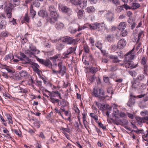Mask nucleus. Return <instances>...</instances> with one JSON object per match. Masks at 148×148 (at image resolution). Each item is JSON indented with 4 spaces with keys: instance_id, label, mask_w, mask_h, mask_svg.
I'll use <instances>...</instances> for the list:
<instances>
[{
    "instance_id": "f257e3e1",
    "label": "nucleus",
    "mask_w": 148,
    "mask_h": 148,
    "mask_svg": "<svg viewBox=\"0 0 148 148\" xmlns=\"http://www.w3.org/2000/svg\"><path fill=\"white\" fill-rule=\"evenodd\" d=\"M104 25L103 23H95L91 24H86L84 25L83 26V28L82 27H79L78 29H75V33L77 31H79L82 30L86 27H89L92 30H97L98 31H101L103 30L105 28V27L103 25Z\"/></svg>"
},
{
    "instance_id": "f03ea898",
    "label": "nucleus",
    "mask_w": 148,
    "mask_h": 148,
    "mask_svg": "<svg viewBox=\"0 0 148 148\" xmlns=\"http://www.w3.org/2000/svg\"><path fill=\"white\" fill-rule=\"evenodd\" d=\"M134 48L128 52L126 55L125 59L126 61H125L123 64H121V65H123L126 68H131L132 66L131 65V61L133 59L134 56Z\"/></svg>"
},
{
    "instance_id": "7ed1b4c3",
    "label": "nucleus",
    "mask_w": 148,
    "mask_h": 148,
    "mask_svg": "<svg viewBox=\"0 0 148 148\" xmlns=\"http://www.w3.org/2000/svg\"><path fill=\"white\" fill-rule=\"evenodd\" d=\"M87 5V0H75V5L77 6L78 9H83Z\"/></svg>"
},
{
    "instance_id": "20e7f679",
    "label": "nucleus",
    "mask_w": 148,
    "mask_h": 148,
    "mask_svg": "<svg viewBox=\"0 0 148 148\" xmlns=\"http://www.w3.org/2000/svg\"><path fill=\"white\" fill-rule=\"evenodd\" d=\"M113 122L116 125H121L123 126L127 125L128 123V121L125 119H120L119 117H116L115 120L113 121Z\"/></svg>"
},
{
    "instance_id": "39448f33",
    "label": "nucleus",
    "mask_w": 148,
    "mask_h": 148,
    "mask_svg": "<svg viewBox=\"0 0 148 148\" xmlns=\"http://www.w3.org/2000/svg\"><path fill=\"white\" fill-rule=\"evenodd\" d=\"M58 66L59 69V70L56 71L53 69L52 70L53 73L56 74L58 73H61L62 76H63L66 73V67L64 66H63L62 62L58 63Z\"/></svg>"
},
{
    "instance_id": "423d86ee",
    "label": "nucleus",
    "mask_w": 148,
    "mask_h": 148,
    "mask_svg": "<svg viewBox=\"0 0 148 148\" xmlns=\"http://www.w3.org/2000/svg\"><path fill=\"white\" fill-rule=\"evenodd\" d=\"M126 45V42L124 39H121L118 42L117 44V48L119 49L124 48Z\"/></svg>"
},
{
    "instance_id": "0eeeda50",
    "label": "nucleus",
    "mask_w": 148,
    "mask_h": 148,
    "mask_svg": "<svg viewBox=\"0 0 148 148\" xmlns=\"http://www.w3.org/2000/svg\"><path fill=\"white\" fill-rule=\"evenodd\" d=\"M62 40L63 42H64L67 44H72L74 40L73 38L63 37L61 39Z\"/></svg>"
},
{
    "instance_id": "6e6552de",
    "label": "nucleus",
    "mask_w": 148,
    "mask_h": 148,
    "mask_svg": "<svg viewBox=\"0 0 148 148\" xmlns=\"http://www.w3.org/2000/svg\"><path fill=\"white\" fill-rule=\"evenodd\" d=\"M21 77L25 79H27L29 76V74L28 72L25 71H21L19 73Z\"/></svg>"
},
{
    "instance_id": "1a4fd4ad",
    "label": "nucleus",
    "mask_w": 148,
    "mask_h": 148,
    "mask_svg": "<svg viewBox=\"0 0 148 148\" xmlns=\"http://www.w3.org/2000/svg\"><path fill=\"white\" fill-rule=\"evenodd\" d=\"M136 98L135 96H133L132 97H131L129 99V100L127 103V105L130 107H132L135 103L134 98Z\"/></svg>"
},
{
    "instance_id": "9d476101",
    "label": "nucleus",
    "mask_w": 148,
    "mask_h": 148,
    "mask_svg": "<svg viewBox=\"0 0 148 148\" xmlns=\"http://www.w3.org/2000/svg\"><path fill=\"white\" fill-rule=\"evenodd\" d=\"M97 92H98L97 90H96L94 92V95L95 96V97H99V99L100 100V101H103L104 100L106 99V97L108 96L107 95L105 97L99 95L98 93H97Z\"/></svg>"
},
{
    "instance_id": "9b49d317",
    "label": "nucleus",
    "mask_w": 148,
    "mask_h": 148,
    "mask_svg": "<svg viewBox=\"0 0 148 148\" xmlns=\"http://www.w3.org/2000/svg\"><path fill=\"white\" fill-rule=\"evenodd\" d=\"M61 9L62 12H65L68 14H69L71 13V10L66 6H62Z\"/></svg>"
},
{
    "instance_id": "f8f14e48",
    "label": "nucleus",
    "mask_w": 148,
    "mask_h": 148,
    "mask_svg": "<svg viewBox=\"0 0 148 148\" xmlns=\"http://www.w3.org/2000/svg\"><path fill=\"white\" fill-rule=\"evenodd\" d=\"M64 27V24L60 22L56 23L55 25V27L58 30H60L63 29Z\"/></svg>"
},
{
    "instance_id": "ddd939ff",
    "label": "nucleus",
    "mask_w": 148,
    "mask_h": 148,
    "mask_svg": "<svg viewBox=\"0 0 148 148\" xmlns=\"http://www.w3.org/2000/svg\"><path fill=\"white\" fill-rule=\"evenodd\" d=\"M12 9L10 7H8L6 9L5 12L7 14V16L8 18H11V17Z\"/></svg>"
},
{
    "instance_id": "4468645a",
    "label": "nucleus",
    "mask_w": 148,
    "mask_h": 148,
    "mask_svg": "<svg viewBox=\"0 0 148 148\" xmlns=\"http://www.w3.org/2000/svg\"><path fill=\"white\" fill-rule=\"evenodd\" d=\"M38 14L40 16L42 17H47L48 16L47 12L43 10H41L39 11Z\"/></svg>"
},
{
    "instance_id": "2eb2a0df",
    "label": "nucleus",
    "mask_w": 148,
    "mask_h": 148,
    "mask_svg": "<svg viewBox=\"0 0 148 148\" xmlns=\"http://www.w3.org/2000/svg\"><path fill=\"white\" fill-rule=\"evenodd\" d=\"M43 64L45 66L48 67L49 68H52V64L49 59L45 60Z\"/></svg>"
},
{
    "instance_id": "dca6fc26",
    "label": "nucleus",
    "mask_w": 148,
    "mask_h": 148,
    "mask_svg": "<svg viewBox=\"0 0 148 148\" xmlns=\"http://www.w3.org/2000/svg\"><path fill=\"white\" fill-rule=\"evenodd\" d=\"M50 16L54 19L57 20L59 16V15L57 12V11L50 13Z\"/></svg>"
},
{
    "instance_id": "f3484780",
    "label": "nucleus",
    "mask_w": 148,
    "mask_h": 148,
    "mask_svg": "<svg viewBox=\"0 0 148 148\" xmlns=\"http://www.w3.org/2000/svg\"><path fill=\"white\" fill-rule=\"evenodd\" d=\"M109 57L110 59L113 60L112 61L114 63H116L119 62L120 60H119L117 56L110 55Z\"/></svg>"
},
{
    "instance_id": "a211bd4d",
    "label": "nucleus",
    "mask_w": 148,
    "mask_h": 148,
    "mask_svg": "<svg viewBox=\"0 0 148 148\" xmlns=\"http://www.w3.org/2000/svg\"><path fill=\"white\" fill-rule=\"evenodd\" d=\"M126 27V25L124 22H122L120 23L119 26V29L120 30H122L124 29Z\"/></svg>"
},
{
    "instance_id": "6ab92c4d",
    "label": "nucleus",
    "mask_w": 148,
    "mask_h": 148,
    "mask_svg": "<svg viewBox=\"0 0 148 148\" xmlns=\"http://www.w3.org/2000/svg\"><path fill=\"white\" fill-rule=\"evenodd\" d=\"M60 55H55L53 57H50V60H52L53 61V65H55L56 66H57V64L55 63V62H56V59H57L58 58V56Z\"/></svg>"
},
{
    "instance_id": "aec40b11",
    "label": "nucleus",
    "mask_w": 148,
    "mask_h": 148,
    "mask_svg": "<svg viewBox=\"0 0 148 148\" xmlns=\"http://www.w3.org/2000/svg\"><path fill=\"white\" fill-rule=\"evenodd\" d=\"M87 12L89 13H91L95 12V8L93 6H90L86 9Z\"/></svg>"
},
{
    "instance_id": "412c9836",
    "label": "nucleus",
    "mask_w": 148,
    "mask_h": 148,
    "mask_svg": "<svg viewBox=\"0 0 148 148\" xmlns=\"http://www.w3.org/2000/svg\"><path fill=\"white\" fill-rule=\"evenodd\" d=\"M30 13L31 15L33 18L36 15V12L33 9V6L32 5H31L30 6Z\"/></svg>"
},
{
    "instance_id": "4be33fe9",
    "label": "nucleus",
    "mask_w": 148,
    "mask_h": 148,
    "mask_svg": "<svg viewBox=\"0 0 148 148\" xmlns=\"http://www.w3.org/2000/svg\"><path fill=\"white\" fill-rule=\"evenodd\" d=\"M60 104L62 108H64V107L68 105L67 101L64 99H63L60 101Z\"/></svg>"
},
{
    "instance_id": "5701e85b",
    "label": "nucleus",
    "mask_w": 148,
    "mask_h": 148,
    "mask_svg": "<svg viewBox=\"0 0 148 148\" xmlns=\"http://www.w3.org/2000/svg\"><path fill=\"white\" fill-rule=\"evenodd\" d=\"M6 25V22L5 20H2L0 23V29L5 28Z\"/></svg>"
},
{
    "instance_id": "b1692460",
    "label": "nucleus",
    "mask_w": 148,
    "mask_h": 148,
    "mask_svg": "<svg viewBox=\"0 0 148 148\" xmlns=\"http://www.w3.org/2000/svg\"><path fill=\"white\" fill-rule=\"evenodd\" d=\"M31 5H32V6L33 5L34 6L37 7H39L40 6V3L36 0L32 1Z\"/></svg>"
},
{
    "instance_id": "393cba45",
    "label": "nucleus",
    "mask_w": 148,
    "mask_h": 148,
    "mask_svg": "<svg viewBox=\"0 0 148 148\" xmlns=\"http://www.w3.org/2000/svg\"><path fill=\"white\" fill-rule=\"evenodd\" d=\"M79 9V10L77 13V16L79 18H81V17H82L83 16L84 11L83 10H82L81 8Z\"/></svg>"
},
{
    "instance_id": "a878e982",
    "label": "nucleus",
    "mask_w": 148,
    "mask_h": 148,
    "mask_svg": "<svg viewBox=\"0 0 148 148\" xmlns=\"http://www.w3.org/2000/svg\"><path fill=\"white\" fill-rule=\"evenodd\" d=\"M132 87L133 88H138L139 85V83L136 81V80L134 81V82H132Z\"/></svg>"
},
{
    "instance_id": "bb28decb",
    "label": "nucleus",
    "mask_w": 148,
    "mask_h": 148,
    "mask_svg": "<svg viewBox=\"0 0 148 148\" xmlns=\"http://www.w3.org/2000/svg\"><path fill=\"white\" fill-rule=\"evenodd\" d=\"M49 100H50L52 103H55L58 102V104L59 105V100L58 99L52 97H50Z\"/></svg>"
},
{
    "instance_id": "cd10ccee",
    "label": "nucleus",
    "mask_w": 148,
    "mask_h": 148,
    "mask_svg": "<svg viewBox=\"0 0 148 148\" xmlns=\"http://www.w3.org/2000/svg\"><path fill=\"white\" fill-rule=\"evenodd\" d=\"M49 11L50 12V13H51L54 11H56V9L54 5H51L49 7Z\"/></svg>"
},
{
    "instance_id": "c85d7f7f",
    "label": "nucleus",
    "mask_w": 148,
    "mask_h": 148,
    "mask_svg": "<svg viewBox=\"0 0 148 148\" xmlns=\"http://www.w3.org/2000/svg\"><path fill=\"white\" fill-rule=\"evenodd\" d=\"M64 47V45L61 43H58L56 45V49L59 51L62 50Z\"/></svg>"
},
{
    "instance_id": "c756f323",
    "label": "nucleus",
    "mask_w": 148,
    "mask_h": 148,
    "mask_svg": "<svg viewBox=\"0 0 148 148\" xmlns=\"http://www.w3.org/2000/svg\"><path fill=\"white\" fill-rule=\"evenodd\" d=\"M73 49L72 47H70L69 49H68L66 53H64V56H67L72 53L73 52Z\"/></svg>"
},
{
    "instance_id": "7c9ffc66",
    "label": "nucleus",
    "mask_w": 148,
    "mask_h": 148,
    "mask_svg": "<svg viewBox=\"0 0 148 148\" xmlns=\"http://www.w3.org/2000/svg\"><path fill=\"white\" fill-rule=\"evenodd\" d=\"M47 21L48 22H49L51 24H53L55 23V21H56L57 20L54 19L52 18H48L47 19Z\"/></svg>"
},
{
    "instance_id": "2f4dec72",
    "label": "nucleus",
    "mask_w": 148,
    "mask_h": 148,
    "mask_svg": "<svg viewBox=\"0 0 148 148\" xmlns=\"http://www.w3.org/2000/svg\"><path fill=\"white\" fill-rule=\"evenodd\" d=\"M12 132L15 133L18 136H21L20 134L21 133V132L20 130H19V131H18L15 129H12Z\"/></svg>"
},
{
    "instance_id": "473e14b6",
    "label": "nucleus",
    "mask_w": 148,
    "mask_h": 148,
    "mask_svg": "<svg viewBox=\"0 0 148 148\" xmlns=\"http://www.w3.org/2000/svg\"><path fill=\"white\" fill-rule=\"evenodd\" d=\"M106 40L109 42H112L113 40V37L111 35H108L106 38Z\"/></svg>"
},
{
    "instance_id": "72a5a7b5",
    "label": "nucleus",
    "mask_w": 148,
    "mask_h": 148,
    "mask_svg": "<svg viewBox=\"0 0 148 148\" xmlns=\"http://www.w3.org/2000/svg\"><path fill=\"white\" fill-rule=\"evenodd\" d=\"M144 75L143 74H140L138 75L136 78V79H138L140 81H142L145 78Z\"/></svg>"
},
{
    "instance_id": "f704fd0d",
    "label": "nucleus",
    "mask_w": 148,
    "mask_h": 148,
    "mask_svg": "<svg viewBox=\"0 0 148 148\" xmlns=\"http://www.w3.org/2000/svg\"><path fill=\"white\" fill-rule=\"evenodd\" d=\"M140 7V5L138 3H133L132 5V9L133 10H134L137 9Z\"/></svg>"
},
{
    "instance_id": "c9c22d12",
    "label": "nucleus",
    "mask_w": 148,
    "mask_h": 148,
    "mask_svg": "<svg viewBox=\"0 0 148 148\" xmlns=\"http://www.w3.org/2000/svg\"><path fill=\"white\" fill-rule=\"evenodd\" d=\"M128 73L133 77H135L137 75V73L135 71H129Z\"/></svg>"
},
{
    "instance_id": "e433bc0d",
    "label": "nucleus",
    "mask_w": 148,
    "mask_h": 148,
    "mask_svg": "<svg viewBox=\"0 0 148 148\" xmlns=\"http://www.w3.org/2000/svg\"><path fill=\"white\" fill-rule=\"evenodd\" d=\"M113 111L115 113L114 114V115L115 117V119H116V117H119L117 116V115H119V111L116 108H115L114 109Z\"/></svg>"
},
{
    "instance_id": "4c0bfd02",
    "label": "nucleus",
    "mask_w": 148,
    "mask_h": 148,
    "mask_svg": "<svg viewBox=\"0 0 148 148\" xmlns=\"http://www.w3.org/2000/svg\"><path fill=\"white\" fill-rule=\"evenodd\" d=\"M97 70V68L95 67H92L90 69V72L93 73H96Z\"/></svg>"
},
{
    "instance_id": "58836bf2",
    "label": "nucleus",
    "mask_w": 148,
    "mask_h": 148,
    "mask_svg": "<svg viewBox=\"0 0 148 148\" xmlns=\"http://www.w3.org/2000/svg\"><path fill=\"white\" fill-rule=\"evenodd\" d=\"M26 53L29 56L31 57L32 56H33V51H30L29 49L27 50L26 51Z\"/></svg>"
},
{
    "instance_id": "ea45409f",
    "label": "nucleus",
    "mask_w": 148,
    "mask_h": 148,
    "mask_svg": "<svg viewBox=\"0 0 148 148\" xmlns=\"http://www.w3.org/2000/svg\"><path fill=\"white\" fill-rule=\"evenodd\" d=\"M90 116L91 117L93 118L95 121H97L98 120V118L97 116L94 113H90Z\"/></svg>"
},
{
    "instance_id": "a19ab883",
    "label": "nucleus",
    "mask_w": 148,
    "mask_h": 148,
    "mask_svg": "<svg viewBox=\"0 0 148 148\" xmlns=\"http://www.w3.org/2000/svg\"><path fill=\"white\" fill-rule=\"evenodd\" d=\"M33 69L34 71L36 72L38 75H40V73H42V71L37 68L35 67Z\"/></svg>"
},
{
    "instance_id": "79ce46f5",
    "label": "nucleus",
    "mask_w": 148,
    "mask_h": 148,
    "mask_svg": "<svg viewBox=\"0 0 148 148\" xmlns=\"http://www.w3.org/2000/svg\"><path fill=\"white\" fill-rule=\"evenodd\" d=\"M140 114L142 116L146 117L147 116H148V112L144 110L143 111L141 112H140Z\"/></svg>"
},
{
    "instance_id": "37998d69",
    "label": "nucleus",
    "mask_w": 148,
    "mask_h": 148,
    "mask_svg": "<svg viewBox=\"0 0 148 148\" xmlns=\"http://www.w3.org/2000/svg\"><path fill=\"white\" fill-rule=\"evenodd\" d=\"M97 90V91L98 92V90ZM98 91L99 92V93L98 92L97 93H98L99 95H104V92L103 90L101 88L99 89L98 90Z\"/></svg>"
},
{
    "instance_id": "c03bdc74",
    "label": "nucleus",
    "mask_w": 148,
    "mask_h": 148,
    "mask_svg": "<svg viewBox=\"0 0 148 148\" xmlns=\"http://www.w3.org/2000/svg\"><path fill=\"white\" fill-rule=\"evenodd\" d=\"M127 31L125 30H124V29L122 30L121 33V35L122 36H125L127 35Z\"/></svg>"
},
{
    "instance_id": "a18cd8bd",
    "label": "nucleus",
    "mask_w": 148,
    "mask_h": 148,
    "mask_svg": "<svg viewBox=\"0 0 148 148\" xmlns=\"http://www.w3.org/2000/svg\"><path fill=\"white\" fill-rule=\"evenodd\" d=\"M146 60L144 57H143L141 59V64L144 65H145V64L146 63Z\"/></svg>"
},
{
    "instance_id": "49530a36",
    "label": "nucleus",
    "mask_w": 148,
    "mask_h": 148,
    "mask_svg": "<svg viewBox=\"0 0 148 148\" xmlns=\"http://www.w3.org/2000/svg\"><path fill=\"white\" fill-rule=\"evenodd\" d=\"M144 120L148 121V116H147L146 117H144L142 118H140V121L141 122H145L144 121Z\"/></svg>"
},
{
    "instance_id": "de8ad7c7",
    "label": "nucleus",
    "mask_w": 148,
    "mask_h": 148,
    "mask_svg": "<svg viewBox=\"0 0 148 148\" xmlns=\"http://www.w3.org/2000/svg\"><path fill=\"white\" fill-rule=\"evenodd\" d=\"M109 14L110 16V17H108L107 19L109 21H111L114 18L113 16L112 13H110Z\"/></svg>"
},
{
    "instance_id": "09e8293b",
    "label": "nucleus",
    "mask_w": 148,
    "mask_h": 148,
    "mask_svg": "<svg viewBox=\"0 0 148 148\" xmlns=\"http://www.w3.org/2000/svg\"><path fill=\"white\" fill-rule=\"evenodd\" d=\"M24 20L25 21H26L27 22H29V18L28 16V15L27 14H26L25 15L24 18Z\"/></svg>"
},
{
    "instance_id": "8fccbe9b",
    "label": "nucleus",
    "mask_w": 148,
    "mask_h": 148,
    "mask_svg": "<svg viewBox=\"0 0 148 148\" xmlns=\"http://www.w3.org/2000/svg\"><path fill=\"white\" fill-rule=\"evenodd\" d=\"M32 63L31 64L33 66L32 67L33 68H35V67L37 68H38L40 67V66L39 65H38L37 63L34 62H31Z\"/></svg>"
},
{
    "instance_id": "3c124183",
    "label": "nucleus",
    "mask_w": 148,
    "mask_h": 148,
    "mask_svg": "<svg viewBox=\"0 0 148 148\" xmlns=\"http://www.w3.org/2000/svg\"><path fill=\"white\" fill-rule=\"evenodd\" d=\"M131 65L132 66V69L134 68H136L138 65V63H134L132 61H131Z\"/></svg>"
},
{
    "instance_id": "603ef678",
    "label": "nucleus",
    "mask_w": 148,
    "mask_h": 148,
    "mask_svg": "<svg viewBox=\"0 0 148 148\" xmlns=\"http://www.w3.org/2000/svg\"><path fill=\"white\" fill-rule=\"evenodd\" d=\"M25 60V63L31 64L32 63L31 60L29 59V58L27 57L26 58L24 59Z\"/></svg>"
},
{
    "instance_id": "864d4df0",
    "label": "nucleus",
    "mask_w": 148,
    "mask_h": 148,
    "mask_svg": "<svg viewBox=\"0 0 148 148\" xmlns=\"http://www.w3.org/2000/svg\"><path fill=\"white\" fill-rule=\"evenodd\" d=\"M3 132L5 134H6L9 136L10 138H11V136L10 135L9 133V131L6 129L5 128V130H3Z\"/></svg>"
},
{
    "instance_id": "5fc2aeb1",
    "label": "nucleus",
    "mask_w": 148,
    "mask_h": 148,
    "mask_svg": "<svg viewBox=\"0 0 148 148\" xmlns=\"http://www.w3.org/2000/svg\"><path fill=\"white\" fill-rule=\"evenodd\" d=\"M112 2L116 5H120L119 0H112Z\"/></svg>"
},
{
    "instance_id": "6e6d98bb",
    "label": "nucleus",
    "mask_w": 148,
    "mask_h": 148,
    "mask_svg": "<svg viewBox=\"0 0 148 148\" xmlns=\"http://www.w3.org/2000/svg\"><path fill=\"white\" fill-rule=\"evenodd\" d=\"M29 50H30V51H36V50L37 49L35 47H34L32 46H29Z\"/></svg>"
},
{
    "instance_id": "4d7b16f0",
    "label": "nucleus",
    "mask_w": 148,
    "mask_h": 148,
    "mask_svg": "<svg viewBox=\"0 0 148 148\" xmlns=\"http://www.w3.org/2000/svg\"><path fill=\"white\" fill-rule=\"evenodd\" d=\"M107 111L106 112V115L108 118L109 117V114L110 113L111 111V108H110L107 110Z\"/></svg>"
},
{
    "instance_id": "13d9d810",
    "label": "nucleus",
    "mask_w": 148,
    "mask_h": 148,
    "mask_svg": "<svg viewBox=\"0 0 148 148\" xmlns=\"http://www.w3.org/2000/svg\"><path fill=\"white\" fill-rule=\"evenodd\" d=\"M37 61H38L40 63L43 64L44 61H45V60L42 59H40L38 58H37Z\"/></svg>"
},
{
    "instance_id": "bf43d9fd",
    "label": "nucleus",
    "mask_w": 148,
    "mask_h": 148,
    "mask_svg": "<svg viewBox=\"0 0 148 148\" xmlns=\"http://www.w3.org/2000/svg\"><path fill=\"white\" fill-rule=\"evenodd\" d=\"M119 8L117 9V11L119 12H121L122 10H123V8L124 7L123 6V5L119 7Z\"/></svg>"
},
{
    "instance_id": "052dcab7",
    "label": "nucleus",
    "mask_w": 148,
    "mask_h": 148,
    "mask_svg": "<svg viewBox=\"0 0 148 148\" xmlns=\"http://www.w3.org/2000/svg\"><path fill=\"white\" fill-rule=\"evenodd\" d=\"M52 93H54L55 94H56L57 96L59 97L60 99L61 98L60 94L59 92L58 91H56L53 92Z\"/></svg>"
},
{
    "instance_id": "680f3d73",
    "label": "nucleus",
    "mask_w": 148,
    "mask_h": 148,
    "mask_svg": "<svg viewBox=\"0 0 148 148\" xmlns=\"http://www.w3.org/2000/svg\"><path fill=\"white\" fill-rule=\"evenodd\" d=\"M123 6L124 8L126 10L130 9H131L130 7L127 5V4H124V5H123Z\"/></svg>"
},
{
    "instance_id": "e2e57ef3",
    "label": "nucleus",
    "mask_w": 148,
    "mask_h": 148,
    "mask_svg": "<svg viewBox=\"0 0 148 148\" xmlns=\"http://www.w3.org/2000/svg\"><path fill=\"white\" fill-rule=\"evenodd\" d=\"M127 114L129 117L131 119H133L134 118V115L132 114L129 113H127Z\"/></svg>"
},
{
    "instance_id": "0e129e2a",
    "label": "nucleus",
    "mask_w": 148,
    "mask_h": 148,
    "mask_svg": "<svg viewBox=\"0 0 148 148\" xmlns=\"http://www.w3.org/2000/svg\"><path fill=\"white\" fill-rule=\"evenodd\" d=\"M109 78L108 77H104L103 80L106 83L109 82Z\"/></svg>"
},
{
    "instance_id": "69168bd1",
    "label": "nucleus",
    "mask_w": 148,
    "mask_h": 148,
    "mask_svg": "<svg viewBox=\"0 0 148 148\" xmlns=\"http://www.w3.org/2000/svg\"><path fill=\"white\" fill-rule=\"evenodd\" d=\"M99 125L100 126V127H101L103 129H106V127L105 126H103V124L101 123H98Z\"/></svg>"
},
{
    "instance_id": "338daca9",
    "label": "nucleus",
    "mask_w": 148,
    "mask_h": 148,
    "mask_svg": "<svg viewBox=\"0 0 148 148\" xmlns=\"http://www.w3.org/2000/svg\"><path fill=\"white\" fill-rule=\"evenodd\" d=\"M3 95L4 96H5V97L9 98L10 99L12 97L8 93H4Z\"/></svg>"
},
{
    "instance_id": "774afa93",
    "label": "nucleus",
    "mask_w": 148,
    "mask_h": 148,
    "mask_svg": "<svg viewBox=\"0 0 148 148\" xmlns=\"http://www.w3.org/2000/svg\"><path fill=\"white\" fill-rule=\"evenodd\" d=\"M145 95V97L144 99V100L145 101H146L148 100V92Z\"/></svg>"
}]
</instances>
